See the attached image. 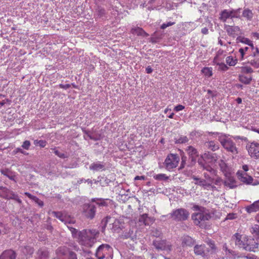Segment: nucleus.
I'll use <instances>...</instances> for the list:
<instances>
[{"mask_svg":"<svg viewBox=\"0 0 259 259\" xmlns=\"http://www.w3.org/2000/svg\"><path fill=\"white\" fill-rule=\"evenodd\" d=\"M239 80L244 84H248L252 80V76L251 75L240 74L239 76Z\"/></svg>","mask_w":259,"mask_h":259,"instance_id":"c85d7f7f","label":"nucleus"},{"mask_svg":"<svg viewBox=\"0 0 259 259\" xmlns=\"http://www.w3.org/2000/svg\"><path fill=\"white\" fill-rule=\"evenodd\" d=\"M34 144L36 146H39L41 148H44L46 146L47 142L45 140H36L34 141Z\"/></svg>","mask_w":259,"mask_h":259,"instance_id":"c03bdc74","label":"nucleus"},{"mask_svg":"<svg viewBox=\"0 0 259 259\" xmlns=\"http://www.w3.org/2000/svg\"><path fill=\"white\" fill-rule=\"evenodd\" d=\"M249 50V48L247 47H245L244 48H241L239 49V53H240V59L241 60H242L244 59L245 55L246 54H247V53Z\"/></svg>","mask_w":259,"mask_h":259,"instance_id":"a19ab883","label":"nucleus"},{"mask_svg":"<svg viewBox=\"0 0 259 259\" xmlns=\"http://www.w3.org/2000/svg\"><path fill=\"white\" fill-rule=\"evenodd\" d=\"M224 57L225 55L224 51L220 50L217 52V54L213 59V63L216 65L221 63L223 62Z\"/></svg>","mask_w":259,"mask_h":259,"instance_id":"412c9836","label":"nucleus"},{"mask_svg":"<svg viewBox=\"0 0 259 259\" xmlns=\"http://www.w3.org/2000/svg\"><path fill=\"white\" fill-rule=\"evenodd\" d=\"M38 259H49V251L46 248H40L37 252Z\"/></svg>","mask_w":259,"mask_h":259,"instance_id":"b1692460","label":"nucleus"},{"mask_svg":"<svg viewBox=\"0 0 259 259\" xmlns=\"http://www.w3.org/2000/svg\"><path fill=\"white\" fill-rule=\"evenodd\" d=\"M64 259H77V254L73 251H70V253Z\"/></svg>","mask_w":259,"mask_h":259,"instance_id":"4d7b16f0","label":"nucleus"},{"mask_svg":"<svg viewBox=\"0 0 259 259\" xmlns=\"http://www.w3.org/2000/svg\"><path fill=\"white\" fill-rule=\"evenodd\" d=\"M241 72L243 74H248L253 72V69L248 66H244L241 68Z\"/></svg>","mask_w":259,"mask_h":259,"instance_id":"a18cd8bd","label":"nucleus"},{"mask_svg":"<svg viewBox=\"0 0 259 259\" xmlns=\"http://www.w3.org/2000/svg\"><path fill=\"white\" fill-rule=\"evenodd\" d=\"M175 23V22H168L167 23H163L161 25L160 28L162 29H164L168 26H171L172 25L174 24Z\"/></svg>","mask_w":259,"mask_h":259,"instance_id":"69168bd1","label":"nucleus"},{"mask_svg":"<svg viewBox=\"0 0 259 259\" xmlns=\"http://www.w3.org/2000/svg\"><path fill=\"white\" fill-rule=\"evenodd\" d=\"M258 231H259V226L258 225H255L253 227H252L251 232L252 233H255L256 235H258Z\"/></svg>","mask_w":259,"mask_h":259,"instance_id":"338daca9","label":"nucleus"},{"mask_svg":"<svg viewBox=\"0 0 259 259\" xmlns=\"http://www.w3.org/2000/svg\"><path fill=\"white\" fill-rule=\"evenodd\" d=\"M250 64L254 68H259V60H250Z\"/></svg>","mask_w":259,"mask_h":259,"instance_id":"e2e57ef3","label":"nucleus"},{"mask_svg":"<svg viewBox=\"0 0 259 259\" xmlns=\"http://www.w3.org/2000/svg\"><path fill=\"white\" fill-rule=\"evenodd\" d=\"M194 240L189 236H186L182 238V245L183 246H191L194 244Z\"/></svg>","mask_w":259,"mask_h":259,"instance_id":"5701e85b","label":"nucleus"},{"mask_svg":"<svg viewBox=\"0 0 259 259\" xmlns=\"http://www.w3.org/2000/svg\"><path fill=\"white\" fill-rule=\"evenodd\" d=\"M179 152H180V154L182 157H181L182 162H181V166H180V167H179V169H181V168H183L184 167L185 163V162L186 160V157L183 155V154L184 153V152L183 151H182L181 150H180V149H179Z\"/></svg>","mask_w":259,"mask_h":259,"instance_id":"8fccbe9b","label":"nucleus"},{"mask_svg":"<svg viewBox=\"0 0 259 259\" xmlns=\"http://www.w3.org/2000/svg\"><path fill=\"white\" fill-rule=\"evenodd\" d=\"M217 65L219 66V70L226 71L229 69V67L227 66V64H225L223 62L218 64H217Z\"/></svg>","mask_w":259,"mask_h":259,"instance_id":"09e8293b","label":"nucleus"},{"mask_svg":"<svg viewBox=\"0 0 259 259\" xmlns=\"http://www.w3.org/2000/svg\"><path fill=\"white\" fill-rule=\"evenodd\" d=\"M19 249L27 259L32 257L34 251V248L30 245L21 246Z\"/></svg>","mask_w":259,"mask_h":259,"instance_id":"4468645a","label":"nucleus"},{"mask_svg":"<svg viewBox=\"0 0 259 259\" xmlns=\"http://www.w3.org/2000/svg\"><path fill=\"white\" fill-rule=\"evenodd\" d=\"M30 146V142L28 140L25 141L22 145V147L26 150H28L29 149Z\"/></svg>","mask_w":259,"mask_h":259,"instance_id":"052dcab7","label":"nucleus"},{"mask_svg":"<svg viewBox=\"0 0 259 259\" xmlns=\"http://www.w3.org/2000/svg\"><path fill=\"white\" fill-rule=\"evenodd\" d=\"M99 234V232L96 229H83L79 231L78 238L82 244L92 247L96 242Z\"/></svg>","mask_w":259,"mask_h":259,"instance_id":"f03ea898","label":"nucleus"},{"mask_svg":"<svg viewBox=\"0 0 259 259\" xmlns=\"http://www.w3.org/2000/svg\"><path fill=\"white\" fill-rule=\"evenodd\" d=\"M189 216V212L185 209H179V221L186 220Z\"/></svg>","mask_w":259,"mask_h":259,"instance_id":"72a5a7b5","label":"nucleus"},{"mask_svg":"<svg viewBox=\"0 0 259 259\" xmlns=\"http://www.w3.org/2000/svg\"><path fill=\"white\" fill-rule=\"evenodd\" d=\"M245 210L248 213L259 211V200L254 202L252 204L246 206Z\"/></svg>","mask_w":259,"mask_h":259,"instance_id":"4be33fe9","label":"nucleus"},{"mask_svg":"<svg viewBox=\"0 0 259 259\" xmlns=\"http://www.w3.org/2000/svg\"><path fill=\"white\" fill-rule=\"evenodd\" d=\"M202 166L204 169H206L209 172L212 176H215L217 175V170L212 168L210 166L207 164H202Z\"/></svg>","mask_w":259,"mask_h":259,"instance_id":"e433bc0d","label":"nucleus"},{"mask_svg":"<svg viewBox=\"0 0 259 259\" xmlns=\"http://www.w3.org/2000/svg\"><path fill=\"white\" fill-rule=\"evenodd\" d=\"M72 250L66 246H61L56 250V253L58 259H64Z\"/></svg>","mask_w":259,"mask_h":259,"instance_id":"1a4fd4ad","label":"nucleus"},{"mask_svg":"<svg viewBox=\"0 0 259 259\" xmlns=\"http://www.w3.org/2000/svg\"><path fill=\"white\" fill-rule=\"evenodd\" d=\"M229 11L231 15V18H238L239 17V15L237 10H233Z\"/></svg>","mask_w":259,"mask_h":259,"instance_id":"bf43d9fd","label":"nucleus"},{"mask_svg":"<svg viewBox=\"0 0 259 259\" xmlns=\"http://www.w3.org/2000/svg\"><path fill=\"white\" fill-rule=\"evenodd\" d=\"M245 243L244 247L245 250L254 252L256 249L258 248V244L252 238L247 237V241Z\"/></svg>","mask_w":259,"mask_h":259,"instance_id":"f8f14e48","label":"nucleus"},{"mask_svg":"<svg viewBox=\"0 0 259 259\" xmlns=\"http://www.w3.org/2000/svg\"><path fill=\"white\" fill-rule=\"evenodd\" d=\"M17 253L12 249H6L0 254V259H16Z\"/></svg>","mask_w":259,"mask_h":259,"instance_id":"dca6fc26","label":"nucleus"},{"mask_svg":"<svg viewBox=\"0 0 259 259\" xmlns=\"http://www.w3.org/2000/svg\"><path fill=\"white\" fill-rule=\"evenodd\" d=\"M227 65L230 66H234L238 62V59L232 56H228L226 58Z\"/></svg>","mask_w":259,"mask_h":259,"instance_id":"2f4dec72","label":"nucleus"},{"mask_svg":"<svg viewBox=\"0 0 259 259\" xmlns=\"http://www.w3.org/2000/svg\"><path fill=\"white\" fill-rule=\"evenodd\" d=\"M229 18H231L230 11L228 10H223L220 14V20L223 22H226L227 19Z\"/></svg>","mask_w":259,"mask_h":259,"instance_id":"f704fd0d","label":"nucleus"},{"mask_svg":"<svg viewBox=\"0 0 259 259\" xmlns=\"http://www.w3.org/2000/svg\"><path fill=\"white\" fill-rule=\"evenodd\" d=\"M207 244L209 246V247L211 248V250L212 251H215L216 250V246L215 245L214 241L212 240H208L206 241Z\"/></svg>","mask_w":259,"mask_h":259,"instance_id":"de8ad7c7","label":"nucleus"},{"mask_svg":"<svg viewBox=\"0 0 259 259\" xmlns=\"http://www.w3.org/2000/svg\"><path fill=\"white\" fill-rule=\"evenodd\" d=\"M153 245L158 250H164L167 249L165 240H154L153 241Z\"/></svg>","mask_w":259,"mask_h":259,"instance_id":"6ab92c4d","label":"nucleus"},{"mask_svg":"<svg viewBox=\"0 0 259 259\" xmlns=\"http://www.w3.org/2000/svg\"><path fill=\"white\" fill-rule=\"evenodd\" d=\"M113 249L107 244H102L97 249L96 256L98 259H112Z\"/></svg>","mask_w":259,"mask_h":259,"instance_id":"39448f33","label":"nucleus"},{"mask_svg":"<svg viewBox=\"0 0 259 259\" xmlns=\"http://www.w3.org/2000/svg\"><path fill=\"white\" fill-rule=\"evenodd\" d=\"M113 200L102 198H93L82 206V215L87 219L92 220L96 216L97 207H107L113 204Z\"/></svg>","mask_w":259,"mask_h":259,"instance_id":"f257e3e1","label":"nucleus"},{"mask_svg":"<svg viewBox=\"0 0 259 259\" xmlns=\"http://www.w3.org/2000/svg\"><path fill=\"white\" fill-rule=\"evenodd\" d=\"M111 219L110 216H107L101 221L102 232H104L108 223V220Z\"/></svg>","mask_w":259,"mask_h":259,"instance_id":"79ce46f5","label":"nucleus"},{"mask_svg":"<svg viewBox=\"0 0 259 259\" xmlns=\"http://www.w3.org/2000/svg\"><path fill=\"white\" fill-rule=\"evenodd\" d=\"M112 229L114 230V231L117 232H118L119 230H121L119 227V222L118 221H115L113 223Z\"/></svg>","mask_w":259,"mask_h":259,"instance_id":"5fc2aeb1","label":"nucleus"},{"mask_svg":"<svg viewBox=\"0 0 259 259\" xmlns=\"http://www.w3.org/2000/svg\"><path fill=\"white\" fill-rule=\"evenodd\" d=\"M218 140L223 148L228 152H231L233 154H238V149L236 146L235 143L226 135L221 134L218 137Z\"/></svg>","mask_w":259,"mask_h":259,"instance_id":"20e7f679","label":"nucleus"},{"mask_svg":"<svg viewBox=\"0 0 259 259\" xmlns=\"http://www.w3.org/2000/svg\"><path fill=\"white\" fill-rule=\"evenodd\" d=\"M246 149L251 157L259 159V143L253 141L248 143Z\"/></svg>","mask_w":259,"mask_h":259,"instance_id":"0eeeda50","label":"nucleus"},{"mask_svg":"<svg viewBox=\"0 0 259 259\" xmlns=\"http://www.w3.org/2000/svg\"><path fill=\"white\" fill-rule=\"evenodd\" d=\"M154 178L158 181H162V180H166L168 179V177L166 176V175L163 174H160L154 176Z\"/></svg>","mask_w":259,"mask_h":259,"instance_id":"49530a36","label":"nucleus"},{"mask_svg":"<svg viewBox=\"0 0 259 259\" xmlns=\"http://www.w3.org/2000/svg\"><path fill=\"white\" fill-rule=\"evenodd\" d=\"M244 17L247 19V20H251L253 17V13L252 11L248 9H245L242 13Z\"/></svg>","mask_w":259,"mask_h":259,"instance_id":"58836bf2","label":"nucleus"},{"mask_svg":"<svg viewBox=\"0 0 259 259\" xmlns=\"http://www.w3.org/2000/svg\"><path fill=\"white\" fill-rule=\"evenodd\" d=\"M237 175L240 181L243 183L249 185L251 184L253 182V179L252 177L247 175L246 172L238 171L237 172Z\"/></svg>","mask_w":259,"mask_h":259,"instance_id":"9b49d317","label":"nucleus"},{"mask_svg":"<svg viewBox=\"0 0 259 259\" xmlns=\"http://www.w3.org/2000/svg\"><path fill=\"white\" fill-rule=\"evenodd\" d=\"M202 158L209 160V162L211 163H214L218 159L216 154H212L209 152L205 153L202 156Z\"/></svg>","mask_w":259,"mask_h":259,"instance_id":"cd10ccee","label":"nucleus"},{"mask_svg":"<svg viewBox=\"0 0 259 259\" xmlns=\"http://www.w3.org/2000/svg\"><path fill=\"white\" fill-rule=\"evenodd\" d=\"M236 214L234 213H230L227 214L226 220H233L236 218Z\"/></svg>","mask_w":259,"mask_h":259,"instance_id":"774afa93","label":"nucleus"},{"mask_svg":"<svg viewBox=\"0 0 259 259\" xmlns=\"http://www.w3.org/2000/svg\"><path fill=\"white\" fill-rule=\"evenodd\" d=\"M67 226V228L69 229V230L70 231V232H71V234H72V235L73 237H76V235L77 234L78 235V232L79 231L75 229L73 227H72L71 226H69L68 225Z\"/></svg>","mask_w":259,"mask_h":259,"instance_id":"603ef678","label":"nucleus"},{"mask_svg":"<svg viewBox=\"0 0 259 259\" xmlns=\"http://www.w3.org/2000/svg\"><path fill=\"white\" fill-rule=\"evenodd\" d=\"M168 219H171L173 220L177 221L178 218V209L174 210L172 212L166 215Z\"/></svg>","mask_w":259,"mask_h":259,"instance_id":"ea45409f","label":"nucleus"},{"mask_svg":"<svg viewBox=\"0 0 259 259\" xmlns=\"http://www.w3.org/2000/svg\"><path fill=\"white\" fill-rule=\"evenodd\" d=\"M225 29L229 36L234 37L241 34L240 27L237 26L226 25L225 27Z\"/></svg>","mask_w":259,"mask_h":259,"instance_id":"ddd939ff","label":"nucleus"},{"mask_svg":"<svg viewBox=\"0 0 259 259\" xmlns=\"http://www.w3.org/2000/svg\"><path fill=\"white\" fill-rule=\"evenodd\" d=\"M120 238L123 239H130L133 241H135L137 239L136 233L132 229L128 230H126L120 235Z\"/></svg>","mask_w":259,"mask_h":259,"instance_id":"2eb2a0df","label":"nucleus"},{"mask_svg":"<svg viewBox=\"0 0 259 259\" xmlns=\"http://www.w3.org/2000/svg\"><path fill=\"white\" fill-rule=\"evenodd\" d=\"M186 151L191 157L192 161L194 160L198 155L197 150L192 146H189Z\"/></svg>","mask_w":259,"mask_h":259,"instance_id":"393cba45","label":"nucleus"},{"mask_svg":"<svg viewBox=\"0 0 259 259\" xmlns=\"http://www.w3.org/2000/svg\"><path fill=\"white\" fill-rule=\"evenodd\" d=\"M155 221L153 217H149L148 214L143 213L139 217L138 222L141 225L145 226H150Z\"/></svg>","mask_w":259,"mask_h":259,"instance_id":"9d476101","label":"nucleus"},{"mask_svg":"<svg viewBox=\"0 0 259 259\" xmlns=\"http://www.w3.org/2000/svg\"><path fill=\"white\" fill-rule=\"evenodd\" d=\"M20 152L22 154H23L24 155H28V153H27L26 151H24L21 148H17L13 151V153L15 154H17V153Z\"/></svg>","mask_w":259,"mask_h":259,"instance_id":"0e129e2a","label":"nucleus"},{"mask_svg":"<svg viewBox=\"0 0 259 259\" xmlns=\"http://www.w3.org/2000/svg\"><path fill=\"white\" fill-rule=\"evenodd\" d=\"M51 150H52V152L54 153L56 155L58 156L61 158L64 159L67 157V156L64 153L59 151L56 147L51 148Z\"/></svg>","mask_w":259,"mask_h":259,"instance_id":"4c0bfd02","label":"nucleus"},{"mask_svg":"<svg viewBox=\"0 0 259 259\" xmlns=\"http://www.w3.org/2000/svg\"><path fill=\"white\" fill-rule=\"evenodd\" d=\"M194 252L196 254L204 257L209 252L207 248L204 244L196 245L194 248Z\"/></svg>","mask_w":259,"mask_h":259,"instance_id":"f3484780","label":"nucleus"},{"mask_svg":"<svg viewBox=\"0 0 259 259\" xmlns=\"http://www.w3.org/2000/svg\"><path fill=\"white\" fill-rule=\"evenodd\" d=\"M204 177L205 179H207L209 183H212L214 179V177L215 176H212L210 173L209 174L204 173Z\"/></svg>","mask_w":259,"mask_h":259,"instance_id":"13d9d810","label":"nucleus"},{"mask_svg":"<svg viewBox=\"0 0 259 259\" xmlns=\"http://www.w3.org/2000/svg\"><path fill=\"white\" fill-rule=\"evenodd\" d=\"M178 163V156L177 154L170 153L168 154L164 162L165 168L170 170L177 166Z\"/></svg>","mask_w":259,"mask_h":259,"instance_id":"423d86ee","label":"nucleus"},{"mask_svg":"<svg viewBox=\"0 0 259 259\" xmlns=\"http://www.w3.org/2000/svg\"><path fill=\"white\" fill-rule=\"evenodd\" d=\"M194 180L196 181L195 183L197 185H199L200 186H203L207 185V183H206V181L204 180L199 179L196 178L195 177L194 178Z\"/></svg>","mask_w":259,"mask_h":259,"instance_id":"3c124183","label":"nucleus"},{"mask_svg":"<svg viewBox=\"0 0 259 259\" xmlns=\"http://www.w3.org/2000/svg\"><path fill=\"white\" fill-rule=\"evenodd\" d=\"M162 38V34H159L158 32H156L152 35V37L150 38V42L155 44L158 42Z\"/></svg>","mask_w":259,"mask_h":259,"instance_id":"473e14b6","label":"nucleus"},{"mask_svg":"<svg viewBox=\"0 0 259 259\" xmlns=\"http://www.w3.org/2000/svg\"><path fill=\"white\" fill-rule=\"evenodd\" d=\"M52 214L54 217L60 220L61 222L64 223L65 224H70L74 223V222L71 220L67 221L65 216L64 215L61 211H53Z\"/></svg>","mask_w":259,"mask_h":259,"instance_id":"aec40b11","label":"nucleus"},{"mask_svg":"<svg viewBox=\"0 0 259 259\" xmlns=\"http://www.w3.org/2000/svg\"><path fill=\"white\" fill-rule=\"evenodd\" d=\"M199 208V212L193 213L192 215V219L196 225L199 226L201 228H204V223L205 221L209 220L211 215L208 210L204 208H199L198 206L196 207Z\"/></svg>","mask_w":259,"mask_h":259,"instance_id":"7ed1b4c3","label":"nucleus"},{"mask_svg":"<svg viewBox=\"0 0 259 259\" xmlns=\"http://www.w3.org/2000/svg\"><path fill=\"white\" fill-rule=\"evenodd\" d=\"M0 172L2 175L6 176L10 180L15 181V176L13 175L12 172L8 168L1 169H0Z\"/></svg>","mask_w":259,"mask_h":259,"instance_id":"c756f323","label":"nucleus"},{"mask_svg":"<svg viewBox=\"0 0 259 259\" xmlns=\"http://www.w3.org/2000/svg\"><path fill=\"white\" fill-rule=\"evenodd\" d=\"M89 168L93 171H104L106 170V163L103 161L93 162L90 165Z\"/></svg>","mask_w":259,"mask_h":259,"instance_id":"a211bd4d","label":"nucleus"},{"mask_svg":"<svg viewBox=\"0 0 259 259\" xmlns=\"http://www.w3.org/2000/svg\"><path fill=\"white\" fill-rule=\"evenodd\" d=\"M131 33L133 34H137L138 36H148V34L147 33L143 28L137 27L132 28L131 31Z\"/></svg>","mask_w":259,"mask_h":259,"instance_id":"a878e982","label":"nucleus"},{"mask_svg":"<svg viewBox=\"0 0 259 259\" xmlns=\"http://www.w3.org/2000/svg\"><path fill=\"white\" fill-rule=\"evenodd\" d=\"M10 191L11 190L9 189L8 188L6 187H1L0 197L5 199H7L8 196H9Z\"/></svg>","mask_w":259,"mask_h":259,"instance_id":"c9c22d12","label":"nucleus"},{"mask_svg":"<svg viewBox=\"0 0 259 259\" xmlns=\"http://www.w3.org/2000/svg\"><path fill=\"white\" fill-rule=\"evenodd\" d=\"M250 56L254 58H258L259 57V49L257 48H255L251 50V54Z\"/></svg>","mask_w":259,"mask_h":259,"instance_id":"864d4df0","label":"nucleus"},{"mask_svg":"<svg viewBox=\"0 0 259 259\" xmlns=\"http://www.w3.org/2000/svg\"><path fill=\"white\" fill-rule=\"evenodd\" d=\"M212 70L211 67H204L201 69V72L205 77L209 78L213 75Z\"/></svg>","mask_w":259,"mask_h":259,"instance_id":"7c9ffc66","label":"nucleus"},{"mask_svg":"<svg viewBox=\"0 0 259 259\" xmlns=\"http://www.w3.org/2000/svg\"><path fill=\"white\" fill-rule=\"evenodd\" d=\"M247 237L245 236H243L242 235L236 233L232 236V239L235 242L236 245L240 248L244 249L245 243L247 241Z\"/></svg>","mask_w":259,"mask_h":259,"instance_id":"6e6552de","label":"nucleus"},{"mask_svg":"<svg viewBox=\"0 0 259 259\" xmlns=\"http://www.w3.org/2000/svg\"><path fill=\"white\" fill-rule=\"evenodd\" d=\"M205 144L208 149L211 150L212 151L218 150L220 148L218 143L213 141L207 142Z\"/></svg>","mask_w":259,"mask_h":259,"instance_id":"bb28decb","label":"nucleus"},{"mask_svg":"<svg viewBox=\"0 0 259 259\" xmlns=\"http://www.w3.org/2000/svg\"><path fill=\"white\" fill-rule=\"evenodd\" d=\"M171 109H169L168 108H166L164 110V112L165 114H167V116L170 118H172L173 116L174 115V114L173 112H171Z\"/></svg>","mask_w":259,"mask_h":259,"instance_id":"680f3d73","label":"nucleus"},{"mask_svg":"<svg viewBox=\"0 0 259 259\" xmlns=\"http://www.w3.org/2000/svg\"><path fill=\"white\" fill-rule=\"evenodd\" d=\"M96 12L97 15L99 18H101L104 16L106 13L105 10L101 7H98Z\"/></svg>","mask_w":259,"mask_h":259,"instance_id":"37998d69","label":"nucleus"},{"mask_svg":"<svg viewBox=\"0 0 259 259\" xmlns=\"http://www.w3.org/2000/svg\"><path fill=\"white\" fill-rule=\"evenodd\" d=\"M32 200L34 201L36 204H37L40 207H42L44 205V202L35 196L33 197Z\"/></svg>","mask_w":259,"mask_h":259,"instance_id":"6e6d98bb","label":"nucleus"}]
</instances>
